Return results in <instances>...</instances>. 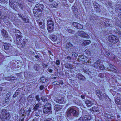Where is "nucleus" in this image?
Returning <instances> with one entry per match:
<instances>
[{
  "label": "nucleus",
  "mask_w": 121,
  "mask_h": 121,
  "mask_svg": "<svg viewBox=\"0 0 121 121\" xmlns=\"http://www.w3.org/2000/svg\"><path fill=\"white\" fill-rule=\"evenodd\" d=\"M0 117L2 120L5 121L7 119H9L10 116L9 112L5 109H3L0 111Z\"/></svg>",
  "instance_id": "nucleus-1"
},
{
  "label": "nucleus",
  "mask_w": 121,
  "mask_h": 121,
  "mask_svg": "<svg viewBox=\"0 0 121 121\" xmlns=\"http://www.w3.org/2000/svg\"><path fill=\"white\" fill-rule=\"evenodd\" d=\"M101 61V60H99L93 64L92 66L97 69H100L102 70H104L105 68V67L102 64H100Z\"/></svg>",
  "instance_id": "nucleus-2"
},
{
  "label": "nucleus",
  "mask_w": 121,
  "mask_h": 121,
  "mask_svg": "<svg viewBox=\"0 0 121 121\" xmlns=\"http://www.w3.org/2000/svg\"><path fill=\"white\" fill-rule=\"evenodd\" d=\"M67 112L66 114L68 117L70 116L71 114L74 116H78L77 112L73 108H69L68 109Z\"/></svg>",
  "instance_id": "nucleus-3"
},
{
  "label": "nucleus",
  "mask_w": 121,
  "mask_h": 121,
  "mask_svg": "<svg viewBox=\"0 0 121 121\" xmlns=\"http://www.w3.org/2000/svg\"><path fill=\"white\" fill-rule=\"evenodd\" d=\"M51 104L49 103H47L44 106V108L43 109V112L46 114L50 113V111L51 109Z\"/></svg>",
  "instance_id": "nucleus-4"
},
{
  "label": "nucleus",
  "mask_w": 121,
  "mask_h": 121,
  "mask_svg": "<svg viewBox=\"0 0 121 121\" xmlns=\"http://www.w3.org/2000/svg\"><path fill=\"white\" fill-rule=\"evenodd\" d=\"M109 40L113 43H116L118 42L119 41L117 37L114 35H111L108 37Z\"/></svg>",
  "instance_id": "nucleus-5"
},
{
  "label": "nucleus",
  "mask_w": 121,
  "mask_h": 121,
  "mask_svg": "<svg viewBox=\"0 0 121 121\" xmlns=\"http://www.w3.org/2000/svg\"><path fill=\"white\" fill-rule=\"evenodd\" d=\"M15 33L17 43L18 45H20L21 43H20V41L21 38V33L20 31L18 30H15Z\"/></svg>",
  "instance_id": "nucleus-6"
},
{
  "label": "nucleus",
  "mask_w": 121,
  "mask_h": 121,
  "mask_svg": "<svg viewBox=\"0 0 121 121\" xmlns=\"http://www.w3.org/2000/svg\"><path fill=\"white\" fill-rule=\"evenodd\" d=\"M73 45L70 42H68L66 43L65 48L66 49L65 50L68 53H69L73 51Z\"/></svg>",
  "instance_id": "nucleus-7"
},
{
  "label": "nucleus",
  "mask_w": 121,
  "mask_h": 121,
  "mask_svg": "<svg viewBox=\"0 0 121 121\" xmlns=\"http://www.w3.org/2000/svg\"><path fill=\"white\" fill-rule=\"evenodd\" d=\"M42 11L40 8H38L36 9L35 8L33 9V13L35 16L36 17H38L40 16V14L42 13Z\"/></svg>",
  "instance_id": "nucleus-8"
},
{
  "label": "nucleus",
  "mask_w": 121,
  "mask_h": 121,
  "mask_svg": "<svg viewBox=\"0 0 121 121\" xmlns=\"http://www.w3.org/2000/svg\"><path fill=\"white\" fill-rule=\"evenodd\" d=\"M92 118V117L90 115H86L80 118L78 121H87L90 120Z\"/></svg>",
  "instance_id": "nucleus-9"
},
{
  "label": "nucleus",
  "mask_w": 121,
  "mask_h": 121,
  "mask_svg": "<svg viewBox=\"0 0 121 121\" xmlns=\"http://www.w3.org/2000/svg\"><path fill=\"white\" fill-rule=\"evenodd\" d=\"M78 59L79 60L86 62V63L88 62L91 63V62L89 60L88 58L86 56H84L80 55L78 57Z\"/></svg>",
  "instance_id": "nucleus-10"
},
{
  "label": "nucleus",
  "mask_w": 121,
  "mask_h": 121,
  "mask_svg": "<svg viewBox=\"0 0 121 121\" xmlns=\"http://www.w3.org/2000/svg\"><path fill=\"white\" fill-rule=\"evenodd\" d=\"M100 21H101V23H103L104 22L105 26L106 27H110V24L108 19L105 18H103L102 19V20Z\"/></svg>",
  "instance_id": "nucleus-11"
},
{
  "label": "nucleus",
  "mask_w": 121,
  "mask_h": 121,
  "mask_svg": "<svg viewBox=\"0 0 121 121\" xmlns=\"http://www.w3.org/2000/svg\"><path fill=\"white\" fill-rule=\"evenodd\" d=\"M77 35L78 36L84 38H88L89 37L87 33L82 31H79L77 33Z\"/></svg>",
  "instance_id": "nucleus-12"
},
{
  "label": "nucleus",
  "mask_w": 121,
  "mask_h": 121,
  "mask_svg": "<svg viewBox=\"0 0 121 121\" xmlns=\"http://www.w3.org/2000/svg\"><path fill=\"white\" fill-rule=\"evenodd\" d=\"M4 48L6 50H9L10 52L12 51V49L13 48L11 46L10 44L7 43H5L4 44Z\"/></svg>",
  "instance_id": "nucleus-13"
},
{
  "label": "nucleus",
  "mask_w": 121,
  "mask_h": 121,
  "mask_svg": "<svg viewBox=\"0 0 121 121\" xmlns=\"http://www.w3.org/2000/svg\"><path fill=\"white\" fill-rule=\"evenodd\" d=\"M94 9L97 13H99L100 11V5L97 3L95 2L93 3Z\"/></svg>",
  "instance_id": "nucleus-14"
},
{
  "label": "nucleus",
  "mask_w": 121,
  "mask_h": 121,
  "mask_svg": "<svg viewBox=\"0 0 121 121\" xmlns=\"http://www.w3.org/2000/svg\"><path fill=\"white\" fill-rule=\"evenodd\" d=\"M109 65L110 67L109 69L111 71L117 73H119V71L117 70L114 68L115 67L114 66L111 64H109Z\"/></svg>",
  "instance_id": "nucleus-15"
},
{
  "label": "nucleus",
  "mask_w": 121,
  "mask_h": 121,
  "mask_svg": "<svg viewBox=\"0 0 121 121\" xmlns=\"http://www.w3.org/2000/svg\"><path fill=\"white\" fill-rule=\"evenodd\" d=\"M37 8H41V10L42 11H45L46 9V7L44 6L43 4H40L39 3L36 5L35 7V9Z\"/></svg>",
  "instance_id": "nucleus-16"
},
{
  "label": "nucleus",
  "mask_w": 121,
  "mask_h": 121,
  "mask_svg": "<svg viewBox=\"0 0 121 121\" xmlns=\"http://www.w3.org/2000/svg\"><path fill=\"white\" fill-rule=\"evenodd\" d=\"M73 25L74 26L79 29H82L83 27L82 25L76 22H73Z\"/></svg>",
  "instance_id": "nucleus-17"
},
{
  "label": "nucleus",
  "mask_w": 121,
  "mask_h": 121,
  "mask_svg": "<svg viewBox=\"0 0 121 121\" xmlns=\"http://www.w3.org/2000/svg\"><path fill=\"white\" fill-rule=\"evenodd\" d=\"M47 26H48V25H50V26L51 25H53V26H54V23L51 18L50 17H48L47 18Z\"/></svg>",
  "instance_id": "nucleus-18"
},
{
  "label": "nucleus",
  "mask_w": 121,
  "mask_h": 121,
  "mask_svg": "<svg viewBox=\"0 0 121 121\" xmlns=\"http://www.w3.org/2000/svg\"><path fill=\"white\" fill-rule=\"evenodd\" d=\"M19 16L26 23H28L29 22V20L28 18L27 17H26L23 16L22 14H19Z\"/></svg>",
  "instance_id": "nucleus-19"
},
{
  "label": "nucleus",
  "mask_w": 121,
  "mask_h": 121,
  "mask_svg": "<svg viewBox=\"0 0 121 121\" xmlns=\"http://www.w3.org/2000/svg\"><path fill=\"white\" fill-rule=\"evenodd\" d=\"M96 94L99 99L101 100L102 99V96L101 95L102 92L99 90H97L95 91Z\"/></svg>",
  "instance_id": "nucleus-20"
},
{
  "label": "nucleus",
  "mask_w": 121,
  "mask_h": 121,
  "mask_svg": "<svg viewBox=\"0 0 121 121\" xmlns=\"http://www.w3.org/2000/svg\"><path fill=\"white\" fill-rule=\"evenodd\" d=\"M9 2V5L11 7H12L14 4H19L18 2L16 0H10Z\"/></svg>",
  "instance_id": "nucleus-21"
},
{
  "label": "nucleus",
  "mask_w": 121,
  "mask_h": 121,
  "mask_svg": "<svg viewBox=\"0 0 121 121\" xmlns=\"http://www.w3.org/2000/svg\"><path fill=\"white\" fill-rule=\"evenodd\" d=\"M64 65L65 67L68 69H73V65L70 63H69L68 62L65 63Z\"/></svg>",
  "instance_id": "nucleus-22"
},
{
  "label": "nucleus",
  "mask_w": 121,
  "mask_h": 121,
  "mask_svg": "<svg viewBox=\"0 0 121 121\" xmlns=\"http://www.w3.org/2000/svg\"><path fill=\"white\" fill-rule=\"evenodd\" d=\"M1 33L3 37L6 38L8 37V35L7 32L4 29L1 30Z\"/></svg>",
  "instance_id": "nucleus-23"
},
{
  "label": "nucleus",
  "mask_w": 121,
  "mask_h": 121,
  "mask_svg": "<svg viewBox=\"0 0 121 121\" xmlns=\"http://www.w3.org/2000/svg\"><path fill=\"white\" fill-rule=\"evenodd\" d=\"M5 79L7 80L12 82L14 80H16V78L14 76L7 77H5Z\"/></svg>",
  "instance_id": "nucleus-24"
},
{
  "label": "nucleus",
  "mask_w": 121,
  "mask_h": 121,
  "mask_svg": "<svg viewBox=\"0 0 121 121\" xmlns=\"http://www.w3.org/2000/svg\"><path fill=\"white\" fill-rule=\"evenodd\" d=\"M99 18V17H98V16L95 15L94 13H92L90 16V19L91 21L92 20H96L97 19H96L97 18Z\"/></svg>",
  "instance_id": "nucleus-25"
},
{
  "label": "nucleus",
  "mask_w": 121,
  "mask_h": 121,
  "mask_svg": "<svg viewBox=\"0 0 121 121\" xmlns=\"http://www.w3.org/2000/svg\"><path fill=\"white\" fill-rule=\"evenodd\" d=\"M47 29L49 32H52L53 31L54 26L53 25H48L47 26Z\"/></svg>",
  "instance_id": "nucleus-26"
},
{
  "label": "nucleus",
  "mask_w": 121,
  "mask_h": 121,
  "mask_svg": "<svg viewBox=\"0 0 121 121\" xmlns=\"http://www.w3.org/2000/svg\"><path fill=\"white\" fill-rule=\"evenodd\" d=\"M56 101L57 103L60 104H64L65 102V101L64 100V97H61L60 99H57Z\"/></svg>",
  "instance_id": "nucleus-27"
},
{
  "label": "nucleus",
  "mask_w": 121,
  "mask_h": 121,
  "mask_svg": "<svg viewBox=\"0 0 121 121\" xmlns=\"http://www.w3.org/2000/svg\"><path fill=\"white\" fill-rule=\"evenodd\" d=\"M115 9L116 12H119L121 10V5L117 3Z\"/></svg>",
  "instance_id": "nucleus-28"
},
{
  "label": "nucleus",
  "mask_w": 121,
  "mask_h": 121,
  "mask_svg": "<svg viewBox=\"0 0 121 121\" xmlns=\"http://www.w3.org/2000/svg\"><path fill=\"white\" fill-rule=\"evenodd\" d=\"M85 103L86 104L87 106L90 107L91 106L93 105L94 102L93 101H91L89 100H87L85 101Z\"/></svg>",
  "instance_id": "nucleus-29"
},
{
  "label": "nucleus",
  "mask_w": 121,
  "mask_h": 121,
  "mask_svg": "<svg viewBox=\"0 0 121 121\" xmlns=\"http://www.w3.org/2000/svg\"><path fill=\"white\" fill-rule=\"evenodd\" d=\"M114 91L115 92H117V91H121V86H116L113 87Z\"/></svg>",
  "instance_id": "nucleus-30"
},
{
  "label": "nucleus",
  "mask_w": 121,
  "mask_h": 121,
  "mask_svg": "<svg viewBox=\"0 0 121 121\" xmlns=\"http://www.w3.org/2000/svg\"><path fill=\"white\" fill-rule=\"evenodd\" d=\"M78 78L82 80H84L85 79L84 77L81 74H78Z\"/></svg>",
  "instance_id": "nucleus-31"
},
{
  "label": "nucleus",
  "mask_w": 121,
  "mask_h": 121,
  "mask_svg": "<svg viewBox=\"0 0 121 121\" xmlns=\"http://www.w3.org/2000/svg\"><path fill=\"white\" fill-rule=\"evenodd\" d=\"M91 110L93 112H98L99 111V109L97 107L94 106L91 108Z\"/></svg>",
  "instance_id": "nucleus-32"
},
{
  "label": "nucleus",
  "mask_w": 121,
  "mask_h": 121,
  "mask_svg": "<svg viewBox=\"0 0 121 121\" xmlns=\"http://www.w3.org/2000/svg\"><path fill=\"white\" fill-rule=\"evenodd\" d=\"M50 37L51 40L53 41H56L57 39V37L56 35H52Z\"/></svg>",
  "instance_id": "nucleus-33"
},
{
  "label": "nucleus",
  "mask_w": 121,
  "mask_h": 121,
  "mask_svg": "<svg viewBox=\"0 0 121 121\" xmlns=\"http://www.w3.org/2000/svg\"><path fill=\"white\" fill-rule=\"evenodd\" d=\"M91 42L90 41L88 40H84L82 43V45L83 46H85L86 45H87L89 44Z\"/></svg>",
  "instance_id": "nucleus-34"
},
{
  "label": "nucleus",
  "mask_w": 121,
  "mask_h": 121,
  "mask_svg": "<svg viewBox=\"0 0 121 121\" xmlns=\"http://www.w3.org/2000/svg\"><path fill=\"white\" fill-rule=\"evenodd\" d=\"M62 108L61 106L58 105H56L55 106L54 110L56 111H57Z\"/></svg>",
  "instance_id": "nucleus-35"
},
{
  "label": "nucleus",
  "mask_w": 121,
  "mask_h": 121,
  "mask_svg": "<svg viewBox=\"0 0 121 121\" xmlns=\"http://www.w3.org/2000/svg\"><path fill=\"white\" fill-rule=\"evenodd\" d=\"M72 9L74 13H76L78 12V9L77 7L76 6H73L72 7Z\"/></svg>",
  "instance_id": "nucleus-36"
},
{
  "label": "nucleus",
  "mask_w": 121,
  "mask_h": 121,
  "mask_svg": "<svg viewBox=\"0 0 121 121\" xmlns=\"http://www.w3.org/2000/svg\"><path fill=\"white\" fill-rule=\"evenodd\" d=\"M115 102L116 104L117 105H120L121 104L119 98H117L115 100Z\"/></svg>",
  "instance_id": "nucleus-37"
},
{
  "label": "nucleus",
  "mask_w": 121,
  "mask_h": 121,
  "mask_svg": "<svg viewBox=\"0 0 121 121\" xmlns=\"http://www.w3.org/2000/svg\"><path fill=\"white\" fill-rule=\"evenodd\" d=\"M32 110V108H30L28 110H26V113L27 116H28L29 115V114L31 112Z\"/></svg>",
  "instance_id": "nucleus-38"
},
{
  "label": "nucleus",
  "mask_w": 121,
  "mask_h": 121,
  "mask_svg": "<svg viewBox=\"0 0 121 121\" xmlns=\"http://www.w3.org/2000/svg\"><path fill=\"white\" fill-rule=\"evenodd\" d=\"M8 18L11 20H12L13 17V14L11 12H10L9 13V14H8Z\"/></svg>",
  "instance_id": "nucleus-39"
},
{
  "label": "nucleus",
  "mask_w": 121,
  "mask_h": 121,
  "mask_svg": "<svg viewBox=\"0 0 121 121\" xmlns=\"http://www.w3.org/2000/svg\"><path fill=\"white\" fill-rule=\"evenodd\" d=\"M19 4H17L20 8L22 10H23L24 6L21 2H18Z\"/></svg>",
  "instance_id": "nucleus-40"
},
{
  "label": "nucleus",
  "mask_w": 121,
  "mask_h": 121,
  "mask_svg": "<svg viewBox=\"0 0 121 121\" xmlns=\"http://www.w3.org/2000/svg\"><path fill=\"white\" fill-rule=\"evenodd\" d=\"M27 41V40L26 39H25L23 40L21 43L22 46H24L25 45Z\"/></svg>",
  "instance_id": "nucleus-41"
},
{
  "label": "nucleus",
  "mask_w": 121,
  "mask_h": 121,
  "mask_svg": "<svg viewBox=\"0 0 121 121\" xmlns=\"http://www.w3.org/2000/svg\"><path fill=\"white\" fill-rule=\"evenodd\" d=\"M19 6L16 4H14L13 6L12 7H11L13 9H14L15 11H17L18 9V8Z\"/></svg>",
  "instance_id": "nucleus-42"
},
{
  "label": "nucleus",
  "mask_w": 121,
  "mask_h": 121,
  "mask_svg": "<svg viewBox=\"0 0 121 121\" xmlns=\"http://www.w3.org/2000/svg\"><path fill=\"white\" fill-rule=\"evenodd\" d=\"M52 84L54 86H57L60 84V82H59L57 81H56L53 82Z\"/></svg>",
  "instance_id": "nucleus-43"
},
{
  "label": "nucleus",
  "mask_w": 121,
  "mask_h": 121,
  "mask_svg": "<svg viewBox=\"0 0 121 121\" xmlns=\"http://www.w3.org/2000/svg\"><path fill=\"white\" fill-rule=\"evenodd\" d=\"M83 70L84 72L86 73L89 74V69H86V68L83 66Z\"/></svg>",
  "instance_id": "nucleus-44"
},
{
  "label": "nucleus",
  "mask_w": 121,
  "mask_h": 121,
  "mask_svg": "<svg viewBox=\"0 0 121 121\" xmlns=\"http://www.w3.org/2000/svg\"><path fill=\"white\" fill-rule=\"evenodd\" d=\"M40 81L44 83L47 82V80L46 79H45L44 77H42L40 78Z\"/></svg>",
  "instance_id": "nucleus-45"
},
{
  "label": "nucleus",
  "mask_w": 121,
  "mask_h": 121,
  "mask_svg": "<svg viewBox=\"0 0 121 121\" xmlns=\"http://www.w3.org/2000/svg\"><path fill=\"white\" fill-rule=\"evenodd\" d=\"M41 99L43 102H46L47 100V99L46 97L45 96H42L41 98Z\"/></svg>",
  "instance_id": "nucleus-46"
},
{
  "label": "nucleus",
  "mask_w": 121,
  "mask_h": 121,
  "mask_svg": "<svg viewBox=\"0 0 121 121\" xmlns=\"http://www.w3.org/2000/svg\"><path fill=\"white\" fill-rule=\"evenodd\" d=\"M39 107V105L37 104H36L34 106L33 108V109L34 111H36L38 109Z\"/></svg>",
  "instance_id": "nucleus-47"
},
{
  "label": "nucleus",
  "mask_w": 121,
  "mask_h": 121,
  "mask_svg": "<svg viewBox=\"0 0 121 121\" xmlns=\"http://www.w3.org/2000/svg\"><path fill=\"white\" fill-rule=\"evenodd\" d=\"M78 54L76 52H72V56L73 57H76L78 56Z\"/></svg>",
  "instance_id": "nucleus-48"
},
{
  "label": "nucleus",
  "mask_w": 121,
  "mask_h": 121,
  "mask_svg": "<svg viewBox=\"0 0 121 121\" xmlns=\"http://www.w3.org/2000/svg\"><path fill=\"white\" fill-rule=\"evenodd\" d=\"M25 112V111L24 109L23 108H22L20 109L19 112V113L20 114L23 115V114Z\"/></svg>",
  "instance_id": "nucleus-49"
},
{
  "label": "nucleus",
  "mask_w": 121,
  "mask_h": 121,
  "mask_svg": "<svg viewBox=\"0 0 121 121\" xmlns=\"http://www.w3.org/2000/svg\"><path fill=\"white\" fill-rule=\"evenodd\" d=\"M111 3H108V4H106V5L107 6H109V7H110V8H113V4L112 3H111V2H110Z\"/></svg>",
  "instance_id": "nucleus-50"
},
{
  "label": "nucleus",
  "mask_w": 121,
  "mask_h": 121,
  "mask_svg": "<svg viewBox=\"0 0 121 121\" xmlns=\"http://www.w3.org/2000/svg\"><path fill=\"white\" fill-rule=\"evenodd\" d=\"M8 0H0V3H3L4 4H6L8 2Z\"/></svg>",
  "instance_id": "nucleus-51"
},
{
  "label": "nucleus",
  "mask_w": 121,
  "mask_h": 121,
  "mask_svg": "<svg viewBox=\"0 0 121 121\" xmlns=\"http://www.w3.org/2000/svg\"><path fill=\"white\" fill-rule=\"evenodd\" d=\"M85 52L88 55H90L91 54L90 51L88 49L86 50L85 51Z\"/></svg>",
  "instance_id": "nucleus-52"
},
{
  "label": "nucleus",
  "mask_w": 121,
  "mask_h": 121,
  "mask_svg": "<svg viewBox=\"0 0 121 121\" xmlns=\"http://www.w3.org/2000/svg\"><path fill=\"white\" fill-rule=\"evenodd\" d=\"M10 100V98L5 97V101L6 104H7Z\"/></svg>",
  "instance_id": "nucleus-53"
},
{
  "label": "nucleus",
  "mask_w": 121,
  "mask_h": 121,
  "mask_svg": "<svg viewBox=\"0 0 121 121\" xmlns=\"http://www.w3.org/2000/svg\"><path fill=\"white\" fill-rule=\"evenodd\" d=\"M47 71L48 72L50 73H52L53 71V70L51 69V68H49L48 69H47Z\"/></svg>",
  "instance_id": "nucleus-54"
},
{
  "label": "nucleus",
  "mask_w": 121,
  "mask_h": 121,
  "mask_svg": "<svg viewBox=\"0 0 121 121\" xmlns=\"http://www.w3.org/2000/svg\"><path fill=\"white\" fill-rule=\"evenodd\" d=\"M102 96V99L103 98H105L106 99L108 97H109L105 93H103V94Z\"/></svg>",
  "instance_id": "nucleus-55"
},
{
  "label": "nucleus",
  "mask_w": 121,
  "mask_h": 121,
  "mask_svg": "<svg viewBox=\"0 0 121 121\" xmlns=\"http://www.w3.org/2000/svg\"><path fill=\"white\" fill-rule=\"evenodd\" d=\"M105 117L108 119H110L111 118V115L108 114H106L105 115Z\"/></svg>",
  "instance_id": "nucleus-56"
},
{
  "label": "nucleus",
  "mask_w": 121,
  "mask_h": 121,
  "mask_svg": "<svg viewBox=\"0 0 121 121\" xmlns=\"http://www.w3.org/2000/svg\"><path fill=\"white\" fill-rule=\"evenodd\" d=\"M11 95V93L10 92H9L6 94V97L7 98H10V95Z\"/></svg>",
  "instance_id": "nucleus-57"
},
{
  "label": "nucleus",
  "mask_w": 121,
  "mask_h": 121,
  "mask_svg": "<svg viewBox=\"0 0 121 121\" xmlns=\"http://www.w3.org/2000/svg\"><path fill=\"white\" fill-rule=\"evenodd\" d=\"M67 31L69 33H71L72 34L74 33V31L72 30L71 29H68Z\"/></svg>",
  "instance_id": "nucleus-58"
},
{
  "label": "nucleus",
  "mask_w": 121,
  "mask_h": 121,
  "mask_svg": "<svg viewBox=\"0 0 121 121\" xmlns=\"http://www.w3.org/2000/svg\"><path fill=\"white\" fill-rule=\"evenodd\" d=\"M35 98L37 101L38 102H39L40 101V99L38 95H36L35 96Z\"/></svg>",
  "instance_id": "nucleus-59"
},
{
  "label": "nucleus",
  "mask_w": 121,
  "mask_h": 121,
  "mask_svg": "<svg viewBox=\"0 0 121 121\" xmlns=\"http://www.w3.org/2000/svg\"><path fill=\"white\" fill-rule=\"evenodd\" d=\"M48 64H43L42 65V66L44 68H47V67L49 65Z\"/></svg>",
  "instance_id": "nucleus-60"
},
{
  "label": "nucleus",
  "mask_w": 121,
  "mask_h": 121,
  "mask_svg": "<svg viewBox=\"0 0 121 121\" xmlns=\"http://www.w3.org/2000/svg\"><path fill=\"white\" fill-rule=\"evenodd\" d=\"M114 31L116 33H118L119 32V30L118 29L115 28L114 29Z\"/></svg>",
  "instance_id": "nucleus-61"
},
{
  "label": "nucleus",
  "mask_w": 121,
  "mask_h": 121,
  "mask_svg": "<svg viewBox=\"0 0 121 121\" xmlns=\"http://www.w3.org/2000/svg\"><path fill=\"white\" fill-rule=\"evenodd\" d=\"M60 60H57L56 61L55 63L58 65H59L60 64Z\"/></svg>",
  "instance_id": "nucleus-62"
},
{
  "label": "nucleus",
  "mask_w": 121,
  "mask_h": 121,
  "mask_svg": "<svg viewBox=\"0 0 121 121\" xmlns=\"http://www.w3.org/2000/svg\"><path fill=\"white\" fill-rule=\"evenodd\" d=\"M40 111H38L36 113L35 115L37 116H38L40 115Z\"/></svg>",
  "instance_id": "nucleus-63"
},
{
  "label": "nucleus",
  "mask_w": 121,
  "mask_h": 121,
  "mask_svg": "<svg viewBox=\"0 0 121 121\" xmlns=\"http://www.w3.org/2000/svg\"><path fill=\"white\" fill-rule=\"evenodd\" d=\"M59 68V66H55L54 67V70L56 71H57L58 72V70Z\"/></svg>",
  "instance_id": "nucleus-64"
}]
</instances>
